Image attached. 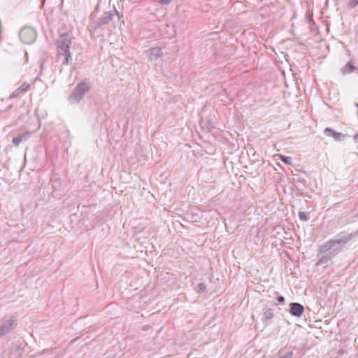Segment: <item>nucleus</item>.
Returning <instances> with one entry per match:
<instances>
[{
    "label": "nucleus",
    "mask_w": 358,
    "mask_h": 358,
    "mask_svg": "<svg viewBox=\"0 0 358 358\" xmlns=\"http://www.w3.org/2000/svg\"><path fill=\"white\" fill-rule=\"evenodd\" d=\"M358 236V231L352 234L341 233L335 239H330L321 245L318 249L320 254L329 253L334 256L339 253L343 247L355 236Z\"/></svg>",
    "instance_id": "nucleus-1"
},
{
    "label": "nucleus",
    "mask_w": 358,
    "mask_h": 358,
    "mask_svg": "<svg viewBox=\"0 0 358 358\" xmlns=\"http://www.w3.org/2000/svg\"><path fill=\"white\" fill-rule=\"evenodd\" d=\"M72 43V37L69 34H61L57 41L56 59L61 62L62 65H69L71 62L70 47Z\"/></svg>",
    "instance_id": "nucleus-2"
},
{
    "label": "nucleus",
    "mask_w": 358,
    "mask_h": 358,
    "mask_svg": "<svg viewBox=\"0 0 358 358\" xmlns=\"http://www.w3.org/2000/svg\"><path fill=\"white\" fill-rule=\"evenodd\" d=\"M90 87L85 81L80 82L69 97V101L73 104L78 103L90 90Z\"/></svg>",
    "instance_id": "nucleus-3"
},
{
    "label": "nucleus",
    "mask_w": 358,
    "mask_h": 358,
    "mask_svg": "<svg viewBox=\"0 0 358 358\" xmlns=\"http://www.w3.org/2000/svg\"><path fill=\"white\" fill-rule=\"evenodd\" d=\"M19 38L22 43L31 44L36 39V31L31 27H25L20 30Z\"/></svg>",
    "instance_id": "nucleus-4"
},
{
    "label": "nucleus",
    "mask_w": 358,
    "mask_h": 358,
    "mask_svg": "<svg viewBox=\"0 0 358 358\" xmlns=\"http://www.w3.org/2000/svg\"><path fill=\"white\" fill-rule=\"evenodd\" d=\"M115 17H117L118 20H120L118 12L115 9L106 12L99 19L97 22L98 26L101 27L102 25L109 24L110 22L113 21Z\"/></svg>",
    "instance_id": "nucleus-5"
},
{
    "label": "nucleus",
    "mask_w": 358,
    "mask_h": 358,
    "mask_svg": "<svg viewBox=\"0 0 358 358\" xmlns=\"http://www.w3.org/2000/svg\"><path fill=\"white\" fill-rule=\"evenodd\" d=\"M15 320L10 318L0 325V338L9 333L15 326Z\"/></svg>",
    "instance_id": "nucleus-6"
},
{
    "label": "nucleus",
    "mask_w": 358,
    "mask_h": 358,
    "mask_svg": "<svg viewBox=\"0 0 358 358\" xmlns=\"http://www.w3.org/2000/svg\"><path fill=\"white\" fill-rule=\"evenodd\" d=\"M290 309L289 313L291 315L296 317H300L303 311H304V307L296 302H293L289 304Z\"/></svg>",
    "instance_id": "nucleus-7"
},
{
    "label": "nucleus",
    "mask_w": 358,
    "mask_h": 358,
    "mask_svg": "<svg viewBox=\"0 0 358 358\" xmlns=\"http://www.w3.org/2000/svg\"><path fill=\"white\" fill-rule=\"evenodd\" d=\"M324 133L327 136H332L337 141H343L346 136L345 134L338 132L331 128H326L324 131Z\"/></svg>",
    "instance_id": "nucleus-8"
},
{
    "label": "nucleus",
    "mask_w": 358,
    "mask_h": 358,
    "mask_svg": "<svg viewBox=\"0 0 358 358\" xmlns=\"http://www.w3.org/2000/svg\"><path fill=\"white\" fill-rule=\"evenodd\" d=\"M30 87L27 83H23L17 89H16L10 95V99L17 97L21 93L25 92Z\"/></svg>",
    "instance_id": "nucleus-9"
},
{
    "label": "nucleus",
    "mask_w": 358,
    "mask_h": 358,
    "mask_svg": "<svg viewBox=\"0 0 358 358\" xmlns=\"http://www.w3.org/2000/svg\"><path fill=\"white\" fill-rule=\"evenodd\" d=\"M162 55L161 48L155 47L149 50L148 59L150 61H156Z\"/></svg>",
    "instance_id": "nucleus-10"
},
{
    "label": "nucleus",
    "mask_w": 358,
    "mask_h": 358,
    "mask_svg": "<svg viewBox=\"0 0 358 358\" xmlns=\"http://www.w3.org/2000/svg\"><path fill=\"white\" fill-rule=\"evenodd\" d=\"M356 69V67L352 64L351 62H348L342 69L341 73L343 75L349 74L353 72Z\"/></svg>",
    "instance_id": "nucleus-11"
},
{
    "label": "nucleus",
    "mask_w": 358,
    "mask_h": 358,
    "mask_svg": "<svg viewBox=\"0 0 358 358\" xmlns=\"http://www.w3.org/2000/svg\"><path fill=\"white\" fill-rule=\"evenodd\" d=\"M322 255L317 261V264H325L329 263L331 260V257H333L329 253H323Z\"/></svg>",
    "instance_id": "nucleus-12"
},
{
    "label": "nucleus",
    "mask_w": 358,
    "mask_h": 358,
    "mask_svg": "<svg viewBox=\"0 0 358 358\" xmlns=\"http://www.w3.org/2000/svg\"><path fill=\"white\" fill-rule=\"evenodd\" d=\"M274 317L273 310L271 308L266 309L262 316L264 322H267L270 321Z\"/></svg>",
    "instance_id": "nucleus-13"
},
{
    "label": "nucleus",
    "mask_w": 358,
    "mask_h": 358,
    "mask_svg": "<svg viewBox=\"0 0 358 358\" xmlns=\"http://www.w3.org/2000/svg\"><path fill=\"white\" fill-rule=\"evenodd\" d=\"M280 159L282 162H283L284 163L287 164H292V157H287V156H283V155H280Z\"/></svg>",
    "instance_id": "nucleus-14"
},
{
    "label": "nucleus",
    "mask_w": 358,
    "mask_h": 358,
    "mask_svg": "<svg viewBox=\"0 0 358 358\" xmlns=\"http://www.w3.org/2000/svg\"><path fill=\"white\" fill-rule=\"evenodd\" d=\"M206 286L204 283H199L197 286L196 291L198 293H203L205 292Z\"/></svg>",
    "instance_id": "nucleus-15"
},
{
    "label": "nucleus",
    "mask_w": 358,
    "mask_h": 358,
    "mask_svg": "<svg viewBox=\"0 0 358 358\" xmlns=\"http://www.w3.org/2000/svg\"><path fill=\"white\" fill-rule=\"evenodd\" d=\"M358 5V0H350L348 3V6L350 8H353Z\"/></svg>",
    "instance_id": "nucleus-16"
},
{
    "label": "nucleus",
    "mask_w": 358,
    "mask_h": 358,
    "mask_svg": "<svg viewBox=\"0 0 358 358\" xmlns=\"http://www.w3.org/2000/svg\"><path fill=\"white\" fill-rule=\"evenodd\" d=\"M21 142H22V138L20 136L14 138L12 141V143L15 146H17Z\"/></svg>",
    "instance_id": "nucleus-17"
},
{
    "label": "nucleus",
    "mask_w": 358,
    "mask_h": 358,
    "mask_svg": "<svg viewBox=\"0 0 358 358\" xmlns=\"http://www.w3.org/2000/svg\"><path fill=\"white\" fill-rule=\"evenodd\" d=\"M299 217L301 220L306 221L309 219L308 215L305 212H299Z\"/></svg>",
    "instance_id": "nucleus-18"
},
{
    "label": "nucleus",
    "mask_w": 358,
    "mask_h": 358,
    "mask_svg": "<svg viewBox=\"0 0 358 358\" xmlns=\"http://www.w3.org/2000/svg\"><path fill=\"white\" fill-rule=\"evenodd\" d=\"M293 356V352L292 351L287 352L283 356L279 357V358H292Z\"/></svg>",
    "instance_id": "nucleus-19"
},
{
    "label": "nucleus",
    "mask_w": 358,
    "mask_h": 358,
    "mask_svg": "<svg viewBox=\"0 0 358 358\" xmlns=\"http://www.w3.org/2000/svg\"><path fill=\"white\" fill-rule=\"evenodd\" d=\"M31 133L30 132H27L21 136H20V138H22V141H25L28 138V137L30 136Z\"/></svg>",
    "instance_id": "nucleus-20"
},
{
    "label": "nucleus",
    "mask_w": 358,
    "mask_h": 358,
    "mask_svg": "<svg viewBox=\"0 0 358 358\" xmlns=\"http://www.w3.org/2000/svg\"><path fill=\"white\" fill-rule=\"evenodd\" d=\"M172 0H159V3L162 5H168L171 2Z\"/></svg>",
    "instance_id": "nucleus-21"
},
{
    "label": "nucleus",
    "mask_w": 358,
    "mask_h": 358,
    "mask_svg": "<svg viewBox=\"0 0 358 358\" xmlns=\"http://www.w3.org/2000/svg\"><path fill=\"white\" fill-rule=\"evenodd\" d=\"M276 300L278 301V302H279L280 303H283L285 302V298L284 296H279L276 298Z\"/></svg>",
    "instance_id": "nucleus-22"
},
{
    "label": "nucleus",
    "mask_w": 358,
    "mask_h": 358,
    "mask_svg": "<svg viewBox=\"0 0 358 358\" xmlns=\"http://www.w3.org/2000/svg\"><path fill=\"white\" fill-rule=\"evenodd\" d=\"M354 141L357 143L358 142V134L354 136Z\"/></svg>",
    "instance_id": "nucleus-23"
},
{
    "label": "nucleus",
    "mask_w": 358,
    "mask_h": 358,
    "mask_svg": "<svg viewBox=\"0 0 358 358\" xmlns=\"http://www.w3.org/2000/svg\"><path fill=\"white\" fill-rule=\"evenodd\" d=\"M279 358V357H278Z\"/></svg>",
    "instance_id": "nucleus-24"
}]
</instances>
